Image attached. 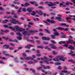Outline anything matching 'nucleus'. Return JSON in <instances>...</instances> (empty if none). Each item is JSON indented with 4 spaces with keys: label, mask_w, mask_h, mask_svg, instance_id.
<instances>
[{
    "label": "nucleus",
    "mask_w": 75,
    "mask_h": 75,
    "mask_svg": "<svg viewBox=\"0 0 75 75\" xmlns=\"http://www.w3.org/2000/svg\"><path fill=\"white\" fill-rule=\"evenodd\" d=\"M26 31H24L22 33L24 35H28L30 36V33H31L32 34H33L36 32L35 31L29 30V28H26Z\"/></svg>",
    "instance_id": "f257e3e1"
},
{
    "label": "nucleus",
    "mask_w": 75,
    "mask_h": 75,
    "mask_svg": "<svg viewBox=\"0 0 75 75\" xmlns=\"http://www.w3.org/2000/svg\"><path fill=\"white\" fill-rule=\"evenodd\" d=\"M67 59L66 57H64L62 56H58L56 58H54L53 59V60L54 61H58L59 59L60 61H65V59Z\"/></svg>",
    "instance_id": "f03ea898"
},
{
    "label": "nucleus",
    "mask_w": 75,
    "mask_h": 75,
    "mask_svg": "<svg viewBox=\"0 0 75 75\" xmlns=\"http://www.w3.org/2000/svg\"><path fill=\"white\" fill-rule=\"evenodd\" d=\"M11 19L12 20H10L12 24H19L21 25L22 24V23L21 22H19V21L16 20V19H14L13 18H12Z\"/></svg>",
    "instance_id": "7ed1b4c3"
},
{
    "label": "nucleus",
    "mask_w": 75,
    "mask_h": 75,
    "mask_svg": "<svg viewBox=\"0 0 75 75\" xmlns=\"http://www.w3.org/2000/svg\"><path fill=\"white\" fill-rule=\"evenodd\" d=\"M56 4H58L59 3L58 2H54L53 3H52V2H50L49 4H48V6H49V7L53 6H55Z\"/></svg>",
    "instance_id": "20e7f679"
},
{
    "label": "nucleus",
    "mask_w": 75,
    "mask_h": 75,
    "mask_svg": "<svg viewBox=\"0 0 75 75\" xmlns=\"http://www.w3.org/2000/svg\"><path fill=\"white\" fill-rule=\"evenodd\" d=\"M41 67H40L39 68H38V69H41L42 68H43L45 69H50V67L49 66L45 67L44 65H42Z\"/></svg>",
    "instance_id": "39448f33"
},
{
    "label": "nucleus",
    "mask_w": 75,
    "mask_h": 75,
    "mask_svg": "<svg viewBox=\"0 0 75 75\" xmlns=\"http://www.w3.org/2000/svg\"><path fill=\"white\" fill-rule=\"evenodd\" d=\"M15 29H16V31H19L22 32L23 30L22 28H20L18 26H15L14 27Z\"/></svg>",
    "instance_id": "423d86ee"
},
{
    "label": "nucleus",
    "mask_w": 75,
    "mask_h": 75,
    "mask_svg": "<svg viewBox=\"0 0 75 75\" xmlns=\"http://www.w3.org/2000/svg\"><path fill=\"white\" fill-rule=\"evenodd\" d=\"M57 30H64V31H67L68 30V29H69V28H63L59 27L58 28H57Z\"/></svg>",
    "instance_id": "0eeeda50"
},
{
    "label": "nucleus",
    "mask_w": 75,
    "mask_h": 75,
    "mask_svg": "<svg viewBox=\"0 0 75 75\" xmlns=\"http://www.w3.org/2000/svg\"><path fill=\"white\" fill-rule=\"evenodd\" d=\"M3 54L4 55L6 56H8L9 57H11L12 58H13V57H14L13 56L10 55V54H8L7 53V52H3Z\"/></svg>",
    "instance_id": "6e6552de"
},
{
    "label": "nucleus",
    "mask_w": 75,
    "mask_h": 75,
    "mask_svg": "<svg viewBox=\"0 0 75 75\" xmlns=\"http://www.w3.org/2000/svg\"><path fill=\"white\" fill-rule=\"evenodd\" d=\"M53 31H54V35H57V36H58V35H59V33L56 30V29H53Z\"/></svg>",
    "instance_id": "1a4fd4ad"
},
{
    "label": "nucleus",
    "mask_w": 75,
    "mask_h": 75,
    "mask_svg": "<svg viewBox=\"0 0 75 75\" xmlns=\"http://www.w3.org/2000/svg\"><path fill=\"white\" fill-rule=\"evenodd\" d=\"M74 40H72L69 38L67 41V43L68 44L70 43V44H72L73 43L74 44Z\"/></svg>",
    "instance_id": "9d476101"
},
{
    "label": "nucleus",
    "mask_w": 75,
    "mask_h": 75,
    "mask_svg": "<svg viewBox=\"0 0 75 75\" xmlns=\"http://www.w3.org/2000/svg\"><path fill=\"white\" fill-rule=\"evenodd\" d=\"M33 10V9L31 8H27V11H28L29 13H27V14H30V12L32 11V10Z\"/></svg>",
    "instance_id": "9b49d317"
},
{
    "label": "nucleus",
    "mask_w": 75,
    "mask_h": 75,
    "mask_svg": "<svg viewBox=\"0 0 75 75\" xmlns=\"http://www.w3.org/2000/svg\"><path fill=\"white\" fill-rule=\"evenodd\" d=\"M1 34H3V33H4L5 32V33H8V32H9L8 30H5V31L3 30H1Z\"/></svg>",
    "instance_id": "f8f14e48"
},
{
    "label": "nucleus",
    "mask_w": 75,
    "mask_h": 75,
    "mask_svg": "<svg viewBox=\"0 0 75 75\" xmlns=\"http://www.w3.org/2000/svg\"><path fill=\"white\" fill-rule=\"evenodd\" d=\"M34 46L33 45H28L25 47V48H30V47H34Z\"/></svg>",
    "instance_id": "ddd939ff"
},
{
    "label": "nucleus",
    "mask_w": 75,
    "mask_h": 75,
    "mask_svg": "<svg viewBox=\"0 0 75 75\" xmlns=\"http://www.w3.org/2000/svg\"><path fill=\"white\" fill-rule=\"evenodd\" d=\"M42 39L43 40H50V39L49 38H46L45 37H42Z\"/></svg>",
    "instance_id": "4468645a"
},
{
    "label": "nucleus",
    "mask_w": 75,
    "mask_h": 75,
    "mask_svg": "<svg viewBox=\"0 0 75 75\" xmlns=\"http://www.w3.org/2000/svg\"><path fill=\"white\" fill-rule=\"evenodd\" d=\"M50 46L53 49H56L57 48V47L56 46L53 45L52 44H50Z\"/></svg>",
    "instance_id": "2eb2a0df"
},
{
    "label": "nucleus",
    "mask_w": 75,
    "mask_h": 75,
    "mask_svg": "<svg viewBox=\"0 0 75 75\" xmlns=\"http://www.w3.org/2000/svg\"><path fill=\"white\" fill-rule=\"evenodd\" d=\"M46 21L49 23H55V21H53L50 20L48 19H46Z\"/></svg>",
    "instance_id": "dca6fc26"
},
{
    "label": "nucleus",
    "mask_w": 75,
    "mask_h": 75,
    "mask_svg": "<svg viewBox=\"0 0 75 75\" xmlns=\"http://www.w3.org/2000/svg\"><path fill=\"white\" fill-rule=\"evenodd\" d=\"M60 25L62 26H65V27H69V25H67L65 23H60Z\"/></svg>",
    "instance_id": "f3484780"
},
{
    "label": "nucleus",
    "mask_w": 75,
    "mask_h": 75,
    "mask_svg": "<svg viewBox=\"0 0 75 75\" xmlns=\"http://www.w3.org/2000/svg\"><path fill=\"white\" fill-rule=\"evenodd\" d=\"M62 72H63V73H67V74H71V73L70 72H68V71L65 70L62 71Z\"/></svg>",
    "instance_id": "a211bd4d"
},
{
    "label": "nucleus",
    "mask_w": 75,
    "mask_h": 75,
    "mask_svg": "<svg viewBox=\"0 0 75 75\" xmlns=\"http://www.w3.org/2000/svg\"><path fill=\"white\" fill-rule=\"evenodd\" d=\"M25 59H31L32 60H33V58L31 57H28L25 58Z\"/></svg>",
    "instance_id": "6ab92c4d"
},
{
    "label": "nucleus",
    "mask_w": 75,
    "mask_h": 75,
    "mask_svg": "<svg viewBox=\"0 0 75 75\" xmlns=\"http://www.w3.org/2000/svg\"><path fill=\"white\" fill-rule=\"evenodd\" d=\"M44 59H45L46 60H47V61H52V59H47V58L46 57H44Z\"/></svg>",
    "instance_id": "aec40b11"
},
{
    "label": "nucleus",
    "mask_w": 75,
    "mask_h": 75,
    "mask_svg": "<svg viewBox=\"0 0 75 75\" xmlns=\"http://www.w3.org/2000/svg\"><path fill=\"white\" fill-rule=\"evenodd\" d=\"M68 47L69 49H71V50H74V49H75L74 47L71 45Z\"/></svg>",
    "instance_id": "412c9836"
},
{
    "label": "nucleus",
    "mask_w": 75,
    "mask_h": 75,
    "mask_svg": "<svg viewBox=\"0 0 75 75\" xmlns=\"http://www.w3.org/2000/svg\"><path fill=\"white\" fill-rule=\"evenodd\" d=\"M41 59L42 60V61H43L45 62V63H46V64H49V63L48 61H45L44 59L42 58Z\"/></svg>",
    "instance_id": "4be33fe9"
},
{
    "label": "nucleus",
    "mask_w": 75,
    "mask_h": 75,
    "mask_svg": "<svg viewBox=\"0 0 75 75\" xmlns=\"http://www.w3.org/2000/svg\"><path fill=\"white\" fill-rule=\"evenodd\" d=\"M56 19H57L59 21H62V19L60 17H56Z\"/></svg>",
    "instance_id": "5701e85b"
},
{
    "label": "nucleus",
    "mask_w": 75,
    "mask_h": 75,
    "mask_svg": "<svg viewBox=\"0 0 75 75\" xmlns=\"http://www.w3.org/2000/svg\"><path fill=\"white\" fill-rule=\"evenodd\" d=\"M38 13L39 14V15H40L41 16H42V15L43 14V12L41 11H40L38 12Z\"/></svg>",
    "instance_id": "b1692460"
},
{
    "label": "nucleus",
    "mask_w": 75,
    "mask_h": 75,
    "mask_svg": "<svg viewBox=\"0 0 75 75\" xmlns=\"http://www.w3.org/2000/svg\"><path fill=\"white\" fill-rule=\"evenodd\" d=\"M35 14H36V13L34 11H33L31 13V14L32 16H35Z\"/></svg>",
    "instance_id": "393cba45"
},
{
    "label": "nucleus",
    "mask_w": 75,
    "mask_h": 75,
    "mask_svg": "<svg viewBox=\"0 0 75 75\" xmlns=\"http://www.w3.org/2000/svg\"><path fill=\"white\" fill-rule=\"evenodd\" d=\"M8 22V20H5L3 22H2V23H6L7 22Z\"/></svg>",
    "instance_id": "a878e982"
},
{
    "label": "nucleus",
    "mask_w": 75,
    "mask_h": 75,
    "mask_svg": "<svg viewBox=\"0 0 75 75\" xmlns=\"http://www.w3.org/2000/svg\"><path fill=\"white\" fill-rule=\"evenodd\" d=\"M68 61L69 62H72V63H75V61H73L72 60L70 59L68 60Z\"/></svg>",
    "instance_id": "bb28decb"
},
{
    "label": "nucleus",
    "mask_w": 75,
    "mask_h": 75,
    "mask_svg": "<svg viewBox=\"0 0 75 75\" xmlns=\"http://www.w3.org/2000/svg\"><path fill=\"white\" fill-rule=\"evenodd\" d=\"M30 4H36L37 3V2L35 1H33V2L31 1L30 2Z\"/></svg>",
    "instance_id": "cd10ccee"
},
{
    "label": "nucleus",
    "mask_w": 75,
    "mask_h": 75,
    "mask_svg": "<svg viewBox=\"0 0 75 75\" xmlns=\"http://www.w3.org/2000/svg\"><path fill=\"white\" fill-rule=\"evenodd\" d=\"M69 18H70V19H72V18H71V17H74V18H75V15H69Z\"/></svg>",
    "instance_id": "c85d7f7f"
},
{
    "label": "nucleus",
    "mask_w": 75,
    "mask_h": 75,
    "mask_svg": "<svg viewBox=\"0 0 75 75\" xmlns=\"http://www.w3.org/2000/svg\"><path fill=\"white\" fill-rule=\"evenodd\" d=\"M2 38H3V39H4V40H8V38H6V37L4 36L2 37Z\"/></svg>",
    "instance_id": "c756f323"
},
{
    "label": "nucleus",
    "mask_w": 75,
    "mask_h": 75,
    "mask_svg": "<svg viewBox=\"0 0 75 75\" xmlns=\"http://www.w3.org/2000/svg\"><path fill=\"white\" fill-rule=\"evenodd\" d=\"M52 54L53 55H56V54H57V52L55 51H52Z\"/></svg>",
    "instance_id": "7c9ffc66"
},
{
    "label": "nucleus",
    "mask_w": 75,
    "mask_h": 75,
    "mask_svg": "<svg viewBox=\"0 0 75 75\" xmlns=\"http://www.w3.org/2000/svg\"><path fill=\"white\" fill-rule=\"evenodd\" d=\"M9 28H10V29H11L12 30H15V28L12 27L11 26H10L9 27Z\"/></svg>",
    "instance_id": "2f4dec72"
},
{
    "label": "nucleus",
    "mask_w": 75,
    "mask_h": 75,
    "mask_svg": "<svg viewBox=\"0 0 75 75\" xmlns=\"http://www.w3.org/2000/svg\"><path fill=\"white\" fill-rule=\"evenodd\" d=\"M59 44H65V42L61 41L59 42Z\"/></svg>",
    "instance_id": "473e14b6"
},
{
    "label": "nucleus",
    "mask_w": 75,
    "mask_h": 75,
    "mask_svg": "<svg viewBox=\"0 0 75 75\" xmlns=\"http://www.w3.org/2000/svg\"><path fill=\"white\" fill-rule=\"evenodd\" d=\"M9 47V46H8V45H5L4 46H3V47L4 48H8V47Z\"/></svg>",
    "instance_id": "72a5a7b5"
},
{
    "label": "nucleus",
    "mask_w": 75,
    "mask_h": 75,
    "mask_svg": "<svg viewBox=\"0 0 75 75\" xmlns=\"http://www.w3.org/2000/svg\"><path fill=\"white\" fill-rule=\"evenodd\" d=\"M16 34L17 35H19V36H22V35L19 32H17L16 33Z\"/></svg>",
    "instance_id": "f704fd0d"
},
{
    "label": "nucleus",
    "mask_w": 75,
    "mask_h": 75,
    "mask_svg": "<svg viewBox=\"0 0 75 75\" xmlns=\"http://www.w3.org/2000/svg\"><path fill=\"white\" fill-rule=\"evenodd\" d=\"M57 69H59V70H60V69H62V68L61 66H58L57 68Z\"/></svg>",
    "instance_id": "c9c22d12"
},
{
    "label": "nucleus",
    "mask_w": 75,
    "mask_h": 75,
    "mask_svg": "<svg viewBox=\"0 0 75 75\" xmlns=\"http://www.w3.org/2000/svg\"><path fill=\"white\" fill-rule=\"evenodd\" d=\"M60 7H62V6H64V7H66V5H64L63 4L61 3L60 4Z\"/></svg>",
    "instance_id": "e433bc0d"
},
{
    "label": "nucleus",
    "mask_w": 75,
    "mask_h": 75,
    "mask_svg": "<svg viewBox=\"0 0 75 75\" xmlns=\"http://www.w3.org/2000/svg\"><path fill=\"white\" fill-rule=\"evenodd\" d=\"M30 69L31 71H33V73H35V70L34 69L32 68Z\"/></svg>",
    "instance_id": "4c0bfd02"
},
{
    "label": "nucleus",
    "mask_w": 75,
    "mask_h": 75,
    "mask_svg": "<svg viewBox=\"0 0 75 75\" xmlns=\"http://www.w3.org/2000/svg\"><path fill=\"white\" fill-rule=\"evenodd\" d=\"M44 15V17H46V16L47 17H49V15L48 14H47V13H45L43 14Z\"/></svg>",
    "instance_id": "58836bf2"
},
{
    "label": "nucleus",
    "mask_w": 75,
    "mask_h": 75,
    "mask_svg": "<svg viewBox=\"0 0 75 75\" xmlns=\"http://www.w3.org/2000/svg\"><path fill=\"white\" fill-rule=\"evenodd\" d=\"M22 38V37L21 36H19V37H17V39H18V40H21Z\"/></svg>",
    "instance_id": "ea45409f"
},
{
    "label": "nucleus",
    "mask_w": 75,
    "mask_h": 75,
    "mask_svg": "<svg viewBox=\"0 0 75 75\" xmlns=\"http://www.w3.org/2000/svg\"><path fill=\"white\" fill-rule=\"evenodd\" d=\"M24 6H30V4L27 3H26L25 4Z\"/></svg>",
    "instance_id": "a19ab883"
},
{
    "label": "nucleus",
    "mask_w": 75,
    "mask_h": 75,
    "mask_svg": "<svg viewBox=\"0 0 75 75\" xmlns=\"http://www.w3.org/2000/svg\"><path fill=\"white\" fill-rule=\"evenodd\" d=\"M42 72H44L45 74H48V72H45V71L43 70H42Z\"/></svg>",
    "instance_id": "79ce46f5"
},
{
    "label": "nucleus",
    "mask_w": 75,
    "mask_h": 75,
    "mask_svg": "<svg viewBox=\"0 0 75 75\" xmlns=\"http://www.w3.org/2000/svg\"><path fill=\"white\" fill-rule=\"evenodd\" d=\"M51 42H52V43H53V44H56V42H55V41L54 40H51Z\"/></svg>",
    "instance_id": "37998d69"
},
{
    "label": "nucleus",
    "mask_w": 75,
    "mask_h": 75,
    "mask_svg": "<svg viewBox=\"0 0 75 75\" xmlns=\"http://www.w3.org/2000/svg\"><path fill=\"white\" fill-rule=\"evenodd\" d=\"M38 57H40L41 56V54H40V51L39 50H38Z\"/></svg>",
    "instance_id": "c03bdc74"
},
{
    "label": "nucleus",
    "mask_w": 75,
    "mask_h": 75,
    "mask_svg": "<svg viewBox=\"0 0 75 75\" xmlns=\"http://www.w3.org/2000/svg\"><path fill=\"white\" fill-rule=\"evenodd\" d=\"M45 31H46L47 33H48V34H50L51 33L50 32V31H49V30H45Z\"/></svg>",
    "instance_id": "a18cd8bd"
},
{
    "label": "nucleus",
    "mask_w": 75,
    "mask_h": 75,
    "mask_svg": "<svg viewBox=\"0 0 75 75\" xmlns=\"http://www.w3.org/2000/svg\"><path fill=\"white\" fill-rule=\"evenodd\" d=\"M55 65H61V63H59V62L56 63H55Z\"/></svg>",
    "instance_id": "49530a36"
},
{
    "label": "nucleus",
    "mask_w": 75,
    "mask_h": 75,
    "mask_svg": "<svg viewBox=\"0 0 75 75\" xmlns=\"http://www.w3.org/2000/svg\"><path fill=\"white\" fill-rule=\"evenodd\" d=\"M38 48H41V49H42L43 48V46H39L38 47Z\"/></svg>",
    "instance_id": "de8ad7c7"
},
{
    "label": "nucleus",
    "mask_w": 75,
    "mask_h": 75,
    "mask_svg": "<svg viewBox=\"0 0 75 75\" xmlns=\"http://www.w3.org/2000/svg\"><path fill=\"white\" fill-rule=\"evenodd\" d=\"M22 8H19L18 10H17V11H18V12H21V10Z\"/></svg>",
    "instance_id": "09e8293b"
},
{
    "label": "nucleus",
    "mask_w": 75,
    "mask_h": 75,
    "mask_svg": "<svg viewBox=\"0 0 75 75\" xmlns=\"http://www.w3.org/2000/svg\"><path fill=\"white\" fill-rule=\"evenodd\" d=\"M11 14H13V15H16V13L13 11H12V12L11 13Z\"/></svg>",
    "instance_id": "8fccbe9b"
},
{
    "label": "nucleus",
    "mask_w": 75,
    "mask_h": 75,
    "mask_svg": "<svg viewBox=\"0 0 75 75\" xmlns=\"http://www.w3.org/2000/svg\"><path fill=\"white\" fill-rule=\"evenodd\" d=\"M11 18V16H7V19H9V18Z\"/></svg>",
    "instance_id": "3c124183"
},
{
    "label": "nucleus",
    "mask_w": 75,
    "mask_h": 75,
    "mask_svg": "<svg viewBox=\"0 0 75 75\" xmlns=\"http://www.w3.org/2000/svg\"><path fill=\"white\" fill-rule=\"evenodd\" d=\"M55 35H52V38H53V39H54L55 38Z\"/></svg>",
    "instance_id": "603ef678"
},
{
    "label": "nucleus",
    "mask_w": 75,
    "mask_h": 75,
    "mask_svg": "<svg viewBox=\"0 0 75 75\" xmlns=\"http://www.w3.org/2000/svg\"><path fill=\"white\" fill-rule=\"evenodd\" d=\"M43 22L45 23H46V24L47 25H49L50 24L49 23H48V22H47V21H43Z\"/></svg>",
    "instance_id": "864d4df0"
},
{
    "label": "nucleus",
    "mask_w": 75,
    "mask_h": 75,
    "mask_svg": "<svg viewBox=\"0 0 75 75\" xmlns=\"http://www.w3.org/2000/svg\"><path fill=\"white\" fill-rule=\"evenodd\" d=\"M64 70H67L68 69L67 67L65 66H64Z\"/></svg>",
    "instance_id": "5fc2aeb1"
},
{
    "label": "nucleus",
    "mask_w": 75,
    "mask_h": 75,
    "mask_svg": "<svg viewBox=\"0 0 75 75\" xmlns=\"http://www.w3.org/2000/svg\"><path fill=\"white\" fill-rule=\"evenodd\" d=\"M33 20L35 21H38V18H36V19H33Z\"/></svg>",
    "instance_id": "6e6d98bb"
},
{
    "label": "nucleus",
    "mask_w": 75,
    "mask_h": 75,
    "mask_svg": "<svg viewBox=\"0 0 75 75\" xmlns=\"http://www.w3.org/2000/svg\"><path fill=\"white\" fill-rule=\"evenodd\" d=\"M0 64H4V62L0 60Z\"/></svg>",
    "instance_id": "4d7b16f0"
},
{
    "label": "nucleus",
    "mask_w": 75,
    "mask_h": 75,
    "mask_svg": "<svg viewBox=\"0 0 75 75\" xmlns=\"http://www.w3.org/2000/svg\"><path fill=\"white\" fill-rule=\"evenodd\" d=\"M22 11H26V9H25V8H23Z\"/></svg>",
    "instance_id": "13d9d810"
},
{
    "label": "nucleus",
    "mask_w": 75,
    "mask_h": 75,
    "mask_svg": "<svg viewBox=\"0 0 75 75\" xmlns=\"http://www.w3.org/2000/svg\"><path fill=\"white\" fill-rule=\"evenodd\" d=\"M39 35H40V36H42L43 35V33H40L39 34Z\"/></svg>",
    "instance_id": "bf43d9fd"
},
{
    "label": "nucleus",
    "mask_w": 75,
    "mask_h": 75,
    "mask_svg": "<svg viewBox=\"0 0 75 75\" xmlns=\"http://www.w3.org/2000/svg\"><path fill=\"white\" fill-rule=\"evenodd\" d=\"M31 42H32V43H33V44H34L35 43V42H34V40H30V41Z\"/></svg>",
    "instance_id": "052dcab7"
},
{
    "label": "nucleus",
    "mask_w": 75,
    "mask_h": 75,
    "mask_svg": "<svg viewBox=\"0 0 75 75\" xmlns=\"http://www.w3.org/2000/svg\"><path fill=\"white\" fill-rule=\"evenodd\" d=\"M23 56H24V57H27V55H26V54L25 53H23Z\"/></svg>",
    "instance_id": "680f3d73"
},
{
    "label": "nucleus",
    "mask_w": 75,
    "mask_h": 75,
    "mask_svg": "<svg viewBox=\"0 0 75 75\" xmlns=\"http://www.w3.org/2000/svg\"><path fill=\"white\" fill-rule=\"evenodd\" d=\"M32 58H36V56L35 55H32Z\"/></svg>",
    "instance_id": "e2e57ef3"
},
{
    "label": "nucleus",
    "mask_w": 75,
    "mask_h": 75,
    "mask_svg": "<svg viewBox=\"0 0 75 75\" xmlns=\"http://www.w3.org/2000/svg\"><path fill=\"white\" fill-rule=\"evenodd\" d=\"M15 16H14V18H17V15L16 14V15H15Z\"/></svg>",
    "instance_id": "0e129e2a"
},
{
    "label": "nucleus",
    "mask_w": 75,
    "mask_h": 75,
    "mask_svg": "<svg viewBox=\"0 0 75 75\" xmlns=\"http://www.w3.org/2000/svg\"><path fill=\"white\" fill-rule=\"evenodd\" d=\"M10 34L11 35H14V33L13 32H11Z\"/></svg>",
    "instance_id": "69168bd1"
},
{
    "label": "nucleus",
    "mask_w": 75,
    "mask_h": 75,
    "mask_svg": "<svg viewBox=\"0 0 75 75\" xmlns=\"http://www.w3.org/2000/svg\"><path fill=\"white\" fill-rule=\"evenodd\" d=\"M38 8H43V7L41 6H38Z\"/></svg>",
    "instance_id": "338daca9"
},
{
    "label": "nucleus",
    "mask_w": 75,
    "mask_h": 75,
    "mask_svg": "<svg viewBox=\"0 0 75 75\" xmlns=\"http://www.w3.org/2000/svg\"><path fill=\"white\" fill-rule=\"evenodd\" d=\"M9 50H13V49H14V48H13V47H10L9 48Z\"/></svg>",
    "instance_id": "774afa93"
}]
</instances>
